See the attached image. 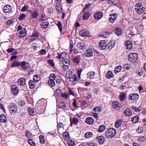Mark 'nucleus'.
<instances>
[{
	"mask_svg": "<svg viewBox=\"0 0 146 146\" xmlns=\"http://www.w3.org/2000/svg\"><path fill=\"white\" fill-rule=\"evenodd\" d=\"M135 9L136 12L138 14H141L145 11V8L143 7L141 3H136L135 6Z\"/></svg>",
	"mask_w": 146,
	"mask_h": 146,
	"instance_id": "obj_1",
	"label": "nucleus"
},
{
	"mask_svg": "<svg viewBox=\"0 0 146 146\" xmlns=\"http://www.w3.org/2000/svg\"><path fill=\"white\" fill-rule=\"evenodd\" d=\"M115 134V129L113 128L108 129L106 132L105 135L108 139L114 137Z\"/></svg>",
	"mask_w": 146,
	"mask_h": 146,
	"instance_id": "obj_2",
	"label": "nucleus"
},
{
	"mask_svg": "<svg viewBox=\"0 0 146 146\" xmlns=\"http://www.w3.org/2000/svg\"><path fill=\"white\" fill-rule=\"evenodd\" d=\"M8 108L10 109L9 111L12 115V113H17V106L15 104L11 103L8 106Z\"/></svg>",
	"mask_w": 146,
	"mask_h": 146,
	"instance_id": "obj_3",
	"label": "nucleus"
},
{
	"mask_svg": "<svg viewBox=\"0 0 146 146\" xmlns=\"http://www.w3.org/2000/svg\"><path fill=\"white\" fill-rule=\"evenodd\" d=\"M128 57V59L130 61L135 62L137 60L138 55L136 53H131L129 54Z\"/></svg>",
	"mask_w": 146,
	"mask_h": 146,
	"instance_id": "obj_4",
	"label": "nucleus"
},
{
	"mask_svg": "<svg viewBox=\"0 0 146 146\" xmlns=\"http://www.w3.org/2000/svg\"><path fill=\"white\" fill-rule=\"evenodd\" d=\"M20 66L23 70H26L30 67V65L29 63L25 61H23L21 63Z\"/></svg>",
	"mask_w": 146,
	"mask_h": 146,
	"instance_id": "obj_5",
	"label": "nucleus"
},
{
	"mask_svg": "<svg viewBox=\"0 0 146 146\" xmlns=\"http://www.w3.org/2000/svg\"><path fill=\"white\" fill-rule=\"evenodd\" d=\"M139 95L136 93H133L130 94L129 96V99L130 100L136 101L139 98Z\"/></svg>",
	"mask_w": 146,
	"mask_h": 146,
	"instance_id": "obj_6",
	"label": "nucleus"
},
{
	"mask_svg": "<svg viewBox=\"0 0 146 146\" xmlns=\"http://www.w3.org/2000/svg\"><path fill=\"white\" fill-rule=\"evenodd\" d=\"M99 46L101 50H104L107 46V43L104 40H101L99 42Z\"/></svg>",
	"mask_w": 146,
	"mask_h": 146,
	"instance_id": "obj_7",
	"label": "nucleus"
},
{
	"mask_svg": "<svg viewBox=\"0 0 146 146\" xmlns=\"http://www.w3.org/2000/svg\"><path fill=\"white\" fill-rule=\"evenodd\" d=\"M117 17V15L116 13H115L110 14L109 18L110 22L112 23H113L116 19Z\"/></svg>",
	"mask_w": 146,
	"mask_h": 146,
	"instance_id": "obj_8",
	"label": "nucleus"
},
{
	"mask_svg": "<svg viewBox=\"0 0 146 146\" xmlns=\"http://www.w3.org/2000/svg\"><path fill=\"white\" fill-rule=\"evenodd\" d=\"M11 93L13 94L17 95L18 93L19 90L15 85H13L11 88Z\"/></svg>",
	"mask_w": 146,
	"mask_h": 146,
	"instance_id": "obj_9",
	"label": "nucleus"
},
{
	"mask_svg": "<svg viewBox=\"0 0 146 146\" xmlns=\"http://www.w3.org/2000/svg\"><path fill=\"white\" fill-rule=\"evenodd\" d=\"M112 105L113 108L117 110H118L120 109L121 105L119 103L116 101H113Z\"/></svg>",
	"mask_w": 146,
	"mask_h": 146,
	"instance_id": "obj_10",
	"label": "nucleus"
},
{
	"mask_svg": "<svg viewBox=\"0 0 146 146\" xmlns=\"http://www.w3.org/2000/svg\"><path fill=\"white\" fill-rule=\"evenodd\" d=\"M103 13L101 12L98 11L95 13L94 15V18L96 20H99L102 17Z\"/></svg>",
	"mask_w": 146,
	"mask_h": 146,
	"instance_id": "obj_11",
	"label": "nucleus"
},
{
	"mask_svg": "<svg viewBox=\"0 0 146 146\" xmlns=\"http://www.w3.org/2000/svg\"><path fill=\"white\" fill-rule=\"evenodd\" d=\"M125 44L127 49L130 50L132 48V42L130 41L127 40L125 42Z\"/></svg>",
	"mask_w": 146,
	"mask_h": 146,
	"instance_id": "obj_12",
	"label": "nucleus"
},
{
	"mask_svg": "<svg viewBox=\"0 0 146 146\" xmlns=\"http://www.w3.org/2000/svg\"><path fill=\"white\" fill-rule=\"evenodd\" d=\"M96 139L98 140L100 144L101 145L104 143L105 141L104 137L102 135L97 137Z\"/></svg>",
	"mask_w": 146,
	"mask_h": 146,
	"instance_id": "obj_13",
	"label": "nucleus"
},
{
	"mask_svg": "<svg viewBox=\"0 0 146 146\" xmlns=\"http://www.w3.org/2000/svg\"><path fill=\"white\" fill-rule=\"evenodd\" d=\"M77 47L83 50L86 48V44L83 42H78L77 44Z\"/></svg>",
	"mask_w": 146,
	"mask_h": 146,
	"instance_id": "obj_14",
	"label": "nucleus"
},
{
	"mask_svg": "<svg viewBox=\"0 0 146 146\" xmlns=\"http://www.w3.org/2000/svg\"><path fill=\"white\" fill-rule=\"evenodd\" d=\"M3 9L5 13H8L11 10V7L9 5H6L4 7Z\"/></svg>",
	"mask_w": 146,
	"mask_h": 146,
	"instance_id": "obj_15",
	"label": "nucleus"
},
{
	"mask_svg": "<svg viewBox=\"0 0 146 146\" xmlns=\"http://www.w3.org/2000/svg\"><path fill=\"white\" fill-rule=\"evenodd\" d=\"M67 78L69 79V81L73 82H76L77 80V76L75 75L70 76L68 77Z\"/></svg>",
	"mask_w": 146,
	"mask_h": 146,
	"instance_id": "obj_16",
	"label": "nucleus"
},
{
	"mask_svg": "<svg viewBox=\"0 0 146 146\" xmlns=\"http://www.w3.org/2000/svg\"><path fill=\"white\" fill-rule=\"evenodd\" d=\"M25 80V78H21L19 79L18 82L20 85L24 86L26 82Z\"/></svg>",
	"mask_w": 146,
	"mask_h": 146,
	"instance_id": "obj_17",
	"label": "nucleus"
},
{
	"mask_svg": "<svg viewBox=\"0 0 146 146\" xmlns=\"http://www.w3.org/2000/svg\"><path fill=\"white\" fill-rule=\"evenodd\" d=\"M94 122V119L91 117H88L85 120V122L88 124L91 125Z\"/></svg>",
	"mask_w": 146,
	"mask_h": 146,
	"instance_id": "obj_18",
	"label": "nucleus"
},
{
	"mask_svg": "<svg viewBox=\"0 0 146 146\" xmlns=\"http://www.w3.org/2000/svg\"><path fill=\"white\" fill-rule=\"evenodd\" d=\"M95 74V72L90 71L88 73L87 75L88 78L91 79L94 78V76Z\"/></svg>",
	"mask_w": 146,
	"mask_h": 146,
	"instance_id": "obj_19",
	"label": "nucleus"
},
{
	"mask_svg": "<svg viewBox=\"0 0 146 146\" xmlns=\"http://www.w3.org/2000/svg\"><path fill=\"white\" fill-rule=\"evenodd\" d=\"M115 44L114 41L112 40L110 41L107 44V46L108 49H111L114 46Z\"/></svg>",
	"mask_w": 146,
	"mask_h": 146,
	"instance_id": "obj_20",
	"label": "nucleus"
},
{
	"mask_svg": "<svg viewBox=\"0 0 146 146\" xmlns=\"http://www.w3.org/2000/svg\"><path fill=\"white\" fill-rule=\"evenodd\" d=\"M0 121L3 123H5L7 121V118L4 114H1L0 115Z\"/></svg>",
	"mask_w": 146,
	"mask_h": 146,
	"instance_id": "obj_21",
	"label": "nucleus"
},
{
	"mask_svg": "<svg viewBox=\"0 0 146 146\" xmlns=\"http://www.w3.org/2000/svg\"><path fill=\"white\" fill-rule=\"evenodd\" d=\"M58 108L65 110H66V105L65 103L63 102H60L58 106Z\"/></svg>",
	"mask_w": 146,
	"mask_h": 146,
	"instance_id": "obj_22",
	"label": "nucleus"
},
{
	"mask_svg": "<svg viewBox=\"0 0 146 146\" xmlns=\"http://www.w3.org/2000/svg\"><path fill=\"white\" fill-rule=\"evenodd\" d=\"M21 63L17 60H14L12 62L11 66L12 68L18 67L20 66Z\"/></svg>",
	"mask_w": 146,
	"mask_h": 146,
	"instance_id": "obj_23",
	"label": "nucleus"
},
{
	"mask_svg": "<svg viewBox=\"0 0 146 146\" xmlns=\"http://www.w3.org/2000/svg\"><path fill=\"white\" fill-rule=\"evenodd\" d=\"M85 55L88 57H91L93 55L92 50L90 49H88L85 53Z\"/></svg>",
	"mask_w": 146,
	"mask_h": 146,
	"instance_id": "obj_24",
	"label": "nucleus"
},
{
	"mask_svg": "<svg viewBox=\"0 0 146 146\" xmlns=\"http://www.w3.org/2000/svg\"><path fill=\"white\" fill-rule=\"evenodd\" d=\"M124 114L128 116H131L132 114V111L129 109H126L124 111Z\"/></svg>",
	"mask_w": 146,
	"mask_h": 146,
	"instance_id": "obj_25",
	"label": "nucleus"
},
{
	"mask_svg": "<svg viewBox=\"0 0 146 146\" xmlns=\"http://www.w3.org/2000/svg\"><path fill=\"white\" fill-rule=\"evenodd\" d=\"M38 11L36 10H35L33 11L32 14V17L33 19H35L36 18L38 17Z\"/></svg>",
	"mask_w": 146,
	"mask_h": 146,
	"instance_id": "obj_26",
	"label": "nucleus"
},
{
	"mask_svg": "<svg viewBox=\"0 0 146 146\" xmlns=\"http://www.w3.org/2000/svg\"><path fill=\"white\" fill-rule=\"evenodd\" d=\"M49 25V23L48 22L45 21L43 22L40 24L41 27L42 28H46Z\"/></svg>",
	"mask_w": 146,
	"mask_h": 146,
	"instance_id": "obj_27",
	"label": "nucleus"
},
{
	"mask_svg": "<svg viewBox=\"0 0 146 146\" xmlns=\"http://www.w3.org/2000/svg\"><path fill=\"white\" fill-rule=\"evenodd\" d=\"M126 97L125 94L124 92H121L119 95V99L121 101H123Z\"/></svg>",
	"mask_w": 146,
	"mask_h": 146,
	"instance_id": "obj_28",
	"label": "nucleus"
},
{
	"mask_svg": "<svg viewBox=\"0 0 146 146\" xmlns=\"http://www.w3.org/2000/svg\"><path fill=\"white\" fill-rule=\"evenodd\" d=\"M84 12V13L82 16V19L83 20H85L88 18L89 17L90 14L88 12Z\"/></svg>",
	"mask_w": 146,
	"mask_h": 146,
	"instance_id": "obj_29",
	"label": "nucleus"
},
{
	"mask_svg": "<svg viewBox=\"0 0 146 146\" xmlns=\"http://www.w3.org/2000/svg\"><path fill=\"white\" fill-rule=\"evenodd\" d=\"M109 35L110 33L108 32H103L100 34V36L105 38L107 37Z\"/></svg>",
	"mask_w": 146,
	"mask_h": 146,
	"instance_id": "obj_30",
	"label": "nucleus"
},
{
	"mask_svg": "<svg viewBox=\"0 0 146 146\" xmlns=\"http://www.w3.org/2000/svg\"><path fill=\"white\" fill-rule=\"evenodd\" d=\"M113 75L111 71H108L106 74V77L108 78H111L113 77Z\"/></svg>",
	"mask_w": 146,
	"mask_h": 146,
	"instance_id": "obj_31",
	"label": "nucleus"
},
{
	"mask_svg": "<svg viewBox=\"0 0 146 146\" xmlns=\"http://www.w3.org/2000/svg\"><path fill=\"white\" fill-rule=\"evenodd\" d=\"M115 33L118 36H119L122 34V31L119 28H117L115 30Z\"/></svg>",
	"mask_w": 146,
	"mask_h": 146,
	"instance_id": "obj_32",
	"label": "nucleus"
},
{
	"mask_svg": "<svg viewBox=\"0 0 146 146\" xmlns=\"http://www.w3.org/2000/svg\"><path fill=\"white\" fill-rule=\"evenodd\" d=\"M35 82L34 80L33 81L32 80H30L29 81V85L31 88L32 89L35 87Z\"/></svg>",
	"mask_w": 146,
	"mask_h": 146,
	"instance_id": "obj_33",
	"label": "nucleus"
},
{
	"mask_svg": "<svg viewBox=\"0 0 146 146\" xmlns=\"http://www.w3.org/2000/svg\"><path fill=\"white\" fill-rule=\"evenodd\" d=\"M28 111L30 115L31 116H33L35 115V113L34 109L31 108H29L28 109Z\"/></svg>",
	"mask_w": 146,
	"mask_h": 146,
	"instance_id": "obj_34",
	"label": "nucleus"
},
{
	"mask_svg": "<svg viewBox=\"0 0 146 146\" xmlns=\"http://www.w3.org/2000/svg\"><path fill=\"white\" fill-rule=\"evenodd\" d=\"M93 135L92 133L91 132H88L85 134V137L86 138H89L91 137Z\"/></svg>",
	"mask_w": 146,
	"mask_h": 146,
	"instance_id": "obj_35",
	"label": "nucleus"
},
{
	"mask_svg": "<svg viewBox=\"0 0 146 146\" xmlns=\"http://www.w3.org/2000/svg\"><path fill=\"white\" fill-rule=\"evenodd\" d=\"M20 34L21 36H20V37H23L26 35V30L24 28H23L22 30L19 31Z\"/></svg>",
	"mask_w": 146,
	"mask_h": 146,
	"instance_id": "obj_36",
	"label": "nucleus"
},
{
	"mask_svg": "<svg viewBox=\"0 0 146 146\" xmlns=\"http://www.w3.org/2000/svg\"><path fill=\"white\" fill-rule=\"evenodd\" d=\"M85 146H97L96 144L94 142H88L84 143Z\"/></svg>",
	"mask_w": 146,
	"mask_h": 146,
	"instance_id": "obj_37",
	"label": "nucleus"
},
{
	"mask_svg": "<svg viewBox=\"0 0 146 146\" xmlns=\"http://www.w3.org/2000/svg\"><path fill=\"white\" fill-rule=\"evenodd\" d=\"M27 141L29 143L31 146H36V144L33 141L32 139L31 138L29 139Z\"/></svg>",
	"mask_w": 146,
	"mask_h": 146,
	"instance_id": "obj_38",
	"label": "nucleus"
},
{
	"mask_svg": "<svg viewBox=\"0 0 146 146\" xmlns=\"http://www.w3.org/2000/svg\"><path fill=\"white\" fill-rule=\"evenodd\" d=\"M47 83L48 85L51 87L54 86L55 85V84L54 81L48 80Z\"/></svg>",
	"mask_w": 146,
	"mask_h": 146,
	"instance_id": "obj_39",
	"label": "nucleus"
},
{
	"mask_svg": "<svg viewBox=\"0 0 146 146\" xmlns=\"http://www.w3.org/2000/svg\"><path fill=\"white\" fill-rule=\"evenodd\" d=\"M139 119V117L138 116H135L132 118L131 121L133 123H137L138 122Z\"/></svg>",
	"mask_w": 146,
	"mask_h": 146,
	"instance_id": "obj_40",
	"label": "nucleus"
},
{
	"mask_svg": "<svg viewBox=\"0 0 146 146\" xmlns=\"http://www.w3.org/2000/svg\"><path fill=\"white\" fill-rule=\"evenodd\" d=\"M121 69V66H117L114 70V72L115 73H118L120 71Z\"/></svg>",
	"mask_w": 146,
	"mask_h": 146,
	"instance_id": "obj_41",
	"label": "nucleus"
},
{
	"mask_svg": "<svg viewBox=\"0 0 146 146\" xmlns=\"http://www.w3.org/2000/svg\"><path fill=\"white\" fill-rule=\"evenodd\" d=\"M101 108L99 106L93 108V110L96 113H98L101 111Z\"/></svg>",
	"mask_w": 146,
	"mask_h": 146,
	"instance_id": "obj_42",
	"label": "nucleus"
},
{
	"mask_svg": "<svg viewBox=\"0 0 146 146\" xmlns=\"http://www.w3.org/2000/svg\"><path fill=\"white\" fill-rule=\"evenodd\" d=\"M63 137L66 140L68 139L69 138L68 133L66 131L64 132L63 133Z\"/></svg>",
	"mask_w": 146,
	"mask_h": 146,
	"instance_id": "obj_43",
	"label": "nucleus"
},
{
	"mask_svg": "<svg viewBox=\"0 0 146 146\" xmlns=\"http://www.w3.org/2000/svg\"><path fill=\"white\" fill-rule=\"evenodd\" d=\"M18 104L19 106L21 107H23L25 104V102L24 100H21L18 101Z\"/></svg>",
	"mask_w": 146,
	"mask_h": 146,
	"instance_id": "obj_44",
	"label": "nucleus"
},
{
	"mask_svg": "<svg viewBox=\"0 0 146 146\" xmlns=\"http://www.w3.org/2000/svg\"><path fill=\"white\" fill-rule=\"evenodd\" d=\"M121 120L118 119L115 124V127H119L121 125Z\"/></svg>",
	"mask_w": 146,
	"mask_h": 146,
	"instance_id": "obj_45",
	"label": "nucleus"
},
{
	"mask_svg": "<svg viewBox=\"0 0 146 146\" xmlns=\"http://www.w3.org/2000/svg\"><path fill=\"white\" fill-rule=\"evenodd\" d=\"M56 78V76L55 74H52L50 75V76L49 77V80L54 81Z\"/></svg>",
	"mask_w": 146,
	"mask_h": 146,
	"instance_id": "obj_46",
	"label": "nucleus"
},
{
	"mask_svg": "<svg viewBox=\"0 0 146 146\" xmlns=\"http://www.w3.org/2000/svg\"><path fill=\"white\" fill-rule=\"evenodd\" d=\"M57 26L58 27L60 31L61 32L62 30V24L60 21L57 22V23L56 24Z\"/></svg>",
	"mask_w": 146,
	"mask_h": 146,
	"instance_id": "obj_47",
	"label": "nucleus"
},
{
	"mask_svg": "<svg viewBox=\"0 0 146 146\" xmlns=\"http://www.w3.org/2000/svg\"><path fill=\"white\" fill-rule=\"evenodd\" d=\"M25 135L28 138H29L32 137V134L31 133L28 131H26L25 132Z\"/></svg>",
	"mask_w": 146,
	"mask_h": 146,
	"instance_id": "obj_48",
	"label": "nucleus"
},
{
	"mask_svg": "<svg viewBox=\"0 0 146 146\" xmlns=\"http://www.w3.org/2000/svg\"><path fill=\"white\" fill-rule=\"evenodd\" d=\"M105 129V126L104 125H101L99 127L98 131L99 132H102Z\"/></svg>",
	"mask_w": 146,
	"mask_h": 146,
	"instance_id": "obj_49",
	"label": "nucleus"
},
{
	"mask_svg": "<svg viewBox=\"0 0 146 146\" xmlns=\"http://www.w3.org/2000/svg\"><path fill=\"white\" fill-rule=\"evenodd\" d=\"M40 142L42 144L44 143V136L42 135H40L39 137Z\"/></svg>",
	"mask_w": 146,
	"mask_h": 146,
	"instance_id": "obj_50",
	"label": "nucleus"
},
{
	"mask_svg": "<svg viewBox=\"0 0 146 146\" xmlns=\"http://www.w3.org/2000/svg\"><path fill=\"white\" fill-rule=\"evenodd\" d=\"M26 17V15L25 14H21L20 15L19 18L20 21H22Z\"/></svg>",
	"mask_w": 146,
	"mask_h": 146,
	"instance_id": "obj_51",
	"label": "nucleus"
},
{
	"mask_svg": "<svg viewBox=\"0 0 146 146\" xmlns=\"http://www.w3.org/2000/svg\"><path fill=\"white\" fill-rule=\"evenodd\" d=\"M39 78L37 75H35L33 76V80L35 82H37L39 80Z\"/></svg>",
	"mask_w": 146,
	"mask_h": 146,
	"instance_id": "obj_52",
	"label": "nucleus"
},
{
	"mask_svg": "<svg viewBox=\"0 0 146 146\" xmlns=\"http://www.w3.org/2000/svg\"><path fill=\"white\" fill-rule=\"evenodd\" d=\"M61 97L65 99H67L68 96V94L67 93H64L61 94Z\"/></svg>",
	"mask_w": 146,
	"mask_h": 146,
	"instance_id": "obj_53",
	"label": "nucleus"
},
{
	"mask_svg": "<svg viewBox=\"0 0 146 146\" xmlns=\"http://www.w3.org/2000/svg\"><path fill=\"white\" fill-rule=\"evenodd\" d=\"M56 9L57 12L58 13H60L62 11V9L61 7L56 6Z\"/></svg>",
	"mask_w": 146,
	"mask_h": 146,
	"instance_id": "obj_54",
	"label": "nucleus"
},
{
	"mask_svg": "<svg viewBox=\"0 0 146 146\" xmlns=\"http://www.w3.org/2000/svg\"><path fill=\"white\" fill-rule=\"evenodd\" d=\"M78 119L77 118H73L72 120V122L75 124H77L78 122Z\"/></svg>",
	"mask_w": 146,
	"mask_h": 146,
	"instance_id": "obj_55",
	"label": "nucleus"
},
{
	"mask_svg": "<svg viewBox=\"0 0 146 146\" xmlns=\"http://www.w3.org/2000/svg\"><path fill=\"white\" fill-rule=\"evenodd\" d=\"M80 34L82 36H86L87 35V33L83 31H81L80 32Z\"/></svg>",
	"mask_w": 146,
	"mask_h": 146,
	"instance_id": "obj_56",
	"label": "nucleus"
},
{
	"mask_svg": "<svg viewBox=\"0 0 146 146\" xmlns=\"http://www.w3.org/2000/svg\"><path fill=\"white\" fill-rule=\"evenodd\" d=\"M32 36L33 37H38L39 36V34L36 31H34L32 34Z\"/></svg>",
	"mask_w": 146,
	"mask_h": 146,
	"instance_id": "obj_57",
	"label": "nucleus"
},
{
	"mask_svg": "<svg viewBox=\"0 0 146 146\" xmlns=\"http://www.w3.org/2000/svg\"><path fill=\"white\" fill-rule=\"evenodd\" d=\"M131 108L134 110L136 112H139L140 111V109L139 108H136L135 106H132Z\"/></svg>",
	"mask_w": 146,
	"mask_h": 146,
	"instance_id": "obj_58",
	"label": "nucleus"
},
{
	"mask_svg": "<svg viewBox=\"0 0 146 146\" xmlns=\"http://www.w3.org/2000/svg\"><path fill=\"white\" fill-rule=\"evenodd\" d=\"M73 60L75 63L78 64L79 62V59L77 57H75L73 59Z\"/></svg>",
	"mask_w": 146,
	"mask_h": 146,
	"instance_id": "obj_59",
	"label": "nucleus"
},
{
	"mask_svg": "<svg viewBox=\"0 0 146 146\" xmlns=\"http://www.w3.org/2000/svg\"><path fill=\"white\" fill-rule=\"evenodd\" d=\"M13 21L12 20H9L6 22V25H11L13 23Z\"/></svg>",
	"mask_w": 146,
	"mask_h": 146,
	"instance_id": "obj_60",
	"label": "nucleus"
},
{
	"mask_svg": "<svg viewBox=\"0 0 146 146\" xmlns=\"http://www.w3.org/2000/svg\"><path fill=\"white\" fill-rule=\"evenodd\" d=\"M137 132L139 133H141L143 132L142 128L141 126H139L138 127V129L137 130Z\"/></svg>",
	"mask_w": 146,
	"mask_h": 146,
	"instance_id": "obj_61",
	"label": "nucleus"
},
{
	"mask_svg": "<svg viewBox=\"0 0 146 146\" xmlns=\"http://www.w3.org/2000/svg\"><path fill=\"white\" fill-rule=\"evenodd\" d=\"M68 143L69 146H73L75 144L74 142L72 141H68Z\"/></svg>",
	"mask_w": 146,
	"mask_h": 146,
	"instance_id": "obj_62",
	"label": "nucleus"
},
{
	"mask_svg": "<svg viewBox=\"0 0 146 146\" xmlns=\"http://www.w3.org/2000/svg\"><path fill=\"white\" fill-rule=\"evenodd\" d=\"M48 63L51 65L52 67L54 66V64L53 63V61L52 60H48Z\"/></svg>",
	"mask_w": 146,
	"mask_h": 146,
	"instance_id": "obj_63",
	"label": "nucleus"
},
{
	"mask_svg": "<svg viewBox=\"0 0 146 146\" xmlns=\"http://www.w3.org/2000/svg\"><path fill=\"white\" fill-rule=\"evenodd\" d=\"M40 53L41 55H45L46 54V51L45 49H42L40 51Z\"/></svg>",
	"mask_w": 146,
	"mask_h": 146,
	"instance_id": "obj_64",
	"label": "nucleus"
}]
</instances>
